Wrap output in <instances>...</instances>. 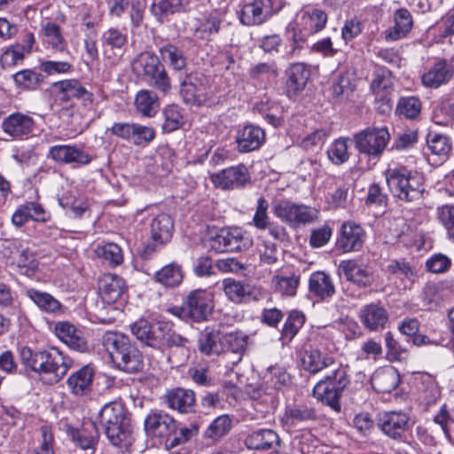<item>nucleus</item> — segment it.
<instances>
[{
	"mask_svg": "<svg viewBox=\"0 0 454 454\" xmlns=\"http://www.w3.org/2000/svg\"><path fill=\"white\" fill-rule=\"evenodd\" d=\"M51 214L44 209L42 204L35 201H26L20 204L12 216V223L16 227H21L29 220L46 223Z\"/></svg>",
	"mask_w": 454,
	"mask_h": 454,
	"instance_id": "aec40b11",
	"label": "nucleus"
},
{
	"mask_svg": "<svg viewBox=\"0 0 454 454\" xmlns=\"http://www.w3.org/2000/svg\"><path fill=\"white\" fill-rule=\"evenodd\" d=\"M35 121L29 115L14 113L4 119L1 124L3 131L12 138L27 137L34 129Z\"/></svg>",
	"mask_w": 454,
	"mask_h": 454,
	"instance_id": "6ab92c4d",
	"label": "nucleus"
},
{
	"mask_svg": "<svg viewBox=\"0 0 454 454\" xmlns=\"http://www.w3.org/2000/svg\"><path fill=\"white\" fill-rule=\"evenodd\" d=\"M26 295L46 313L60 315L65 312L64 306L48 293L30 288L26 291Z\"/></svg>",
	"mask_w": 454,
	"mask_h": 454,
	"instance_id": "f704fd0d",
	"label": "nucleus"
},
{
	"mask_svg": "<svg viewBox=\"0 0 454 454\" xmlns=\"http://www.w3.org/2000/svg\"><path fill=\"white\" fill-rule=\"evenodd\" d=\"M214 309L212 294L204 289H196L190 292L182 305L171 306L168 311L184 320L202 322L207 319Z\"/></svg>",
	"mask_w": 454,
	"mask_h": 454,
	"instance_id": "20e7f679",
	"label": "nucleus"
},
{
	"mask_svg": "<svg viewBox=\"0 0 454 454\" xmlns=\"http://www.w3.org/2000/svg\"><path fill=\"white\" fill-rule=\"evenodd\" d=\"M210 179L218 188L233 190L244 187L249 182L250 176L246 166L239 164L213 174Z\"/></svg>",
	"mask_w": 454,
	"mask_h": 454,
	"instance_id": "2eb2a0df",
	"label": "nucleus"
},
{
	"mask_svg": "<svg viewBox=\"0 0 454 454\" xmlns=\"http://www.w3.org/2000/svg\"><path fill=\"white\" fill-rule=\"evenodd\" d=\"M273 213L282 222L290 225L309 223L317 217V213L313 208L286 200L275 203Z\"/></svg>",
	"mask_w": 454,
	"mask_h": 454,
	"instance_id": "9d476101",
	"label": "nucleus"
},
{
	"mask_svg": "<svg viewBox=\"0 0 454 454\" xmlns=\"http://www.w3.org/2000/svg\"><path fill=\"white\" fill-rule=\"evenodd\" d=\"M282 7L283 0H254L241 7L239 18L245 26H259L265 23Z\"/></svg>",
	"mask_w": 454,
	"mask_h": 454,
	"instance_id": "6e6552de",
	"label": "nucleus"
},
{
	"mask_svg": "<svg viewBox=\"0 0 454 454\" xmlns=\"http://www.w3.org/2000/svg\"><path fill=\"white\" fill-rule=\"evenodd\" d=\"M248 74L252 80L266 84L278 76V69L274 61L261 62L251 66Z\"/></svg>",
	"mask_w": 454,
	"mask_h": 454,
	"instance_id": "c03bdc74",
	"label": "nucleus"
},
{
	"mask_svg": "<svg viewBox=\"0 0 454 454\" xmlns=\"http://www.w3.org/2000/svg\"><path fill=\"white\" fill-rule=\"evenodd\" d=\"M310 76V71L304 63L297 62L290 65L287 69L286 93L294 96L302 90Z\"/></svg>",
	"mask_w": 454,
	"mask_h": 454,
	"instance_id": "a878e982",
	"label": "nucleus"
},
{
	"mask_svg": "<svg viewBox=\"0 0 454 454\" xmlns=\"http://www.w3.org/2000/svg\"><path fill=\"white\" fill-rule=\"evenodd\" d=\"M177 422L163 411H152L145 419V428L148 434L162 438L165 445L171 435L176 433Z\"/></svg>",
	"mask_w": 454,
	"mask_h": 454,
	"instance_id": "ddd939ff",
	"label": "nucleus"
},
{
	"mask_svg": "<svg viewBox=\"0 0 454 454\" xmlns=\"http://www.w3.org/2000/svg\"><path fill=\"white\" fill-rule=\"evenodd\" d=\"M222 24V18L218 14H210L200 21L195 29V35L200 39H208L212 35L217 34Z\"/></svg>",
	"mask_w": 454,
	"mask_h": 454,
	"instance_id": "864d4df0",
	"label": "nucleus"
},
{
	"mask_svg": "<svg viewBox=\"0 0 454 454\" xmlns=\"http://www.w3.org/2000/svg\"><path fill=\"white\" fill-rule=\"evenodd\" d=\"M452 76L450 66L445 60H440L431 67L421 78L422 84L430 89H437L449 82Z\"/></svg>",
	"mask_w": 454,
	"mask_h": 454,
	"instance_id": "c85d7f7f",
	"label": "nucleus"
},
{
	"mask_svg": "<svg viewBox=\"0 0 454 454\" xmlns=\"http://www.w3.org/2000/svg\"><path fill=\"white\" fill-rule=\"evenodd\" d=\"M326 22L327 14L320 9L308 10L301 14V24L306 35L321 31L325 27Z\"/></svg>",
	"mask_w": 454,
	"mask_h": 454,
	"instance_id": "ea45409f",
	"label": "nucleus"
},
{
	"mask_svg": "<svg viewBox=\"0 0 454 454\" xmlns=\"http://www.w3.org/2000/svg\"><path fill=\"white\" fill-rule=\"evenodd\" d=\"M398 330L403 336L413 338L412 340H425L426 336L419 333V323L415 318L403 320L398 325Z\"/></svg>",
	"mask_w": 454,
	"mask_h": 454,
	"instance_id": "774afa93",
	"label": "nucleus"
},
{
	"mask_svg": "<svg viewBox=\"0 0 454 454\" xmlns=\"http://www.w3.org/2000/svg\"><path fill=\"white\" fill-rule=\"evenodd\" d=\"M130 141L136 145L149 144L155 137V130L148 126L133 123Z\"/></svg>",
	"mask_w": 454,
	"mask_h": 454,
	"instance_id": "e2e57ef3",
	"label": "nucleus"
},
{
	"mask_svg": "<svg viewBox=\"0 0 454 454\" xmlns=\"http://www.w3.org/2000/svg\"><path fill=\"white\" fill-rule=\"evenodd\" d=\"M159 53L164 62L176 71H182L186 67V58L181 49L172 43H167L159 49Z\"/></svg>",
	"mask_w": 454,
	"mask_h": 454,
	"instance_id": "37998d69",
	"label": "nucleus"
},
{
	"mask_svg": "<svg viewBox=\"0 0 454 454\" xmlns=\"http://www.w3.org/2000/svg\"><path fill=\"white\" fill-rule=\"evenodd\" d=\"M47 157L59 164L85 166L91 162V156L75 145H56L50 147Z\"/></svg>",
	"mask_w": 454,
	"mask_h": 454,
	"instance_id": "dca6fc26",
	"label": "nucleus"
},
{
	"mask_svg": "<svg viewBox=\"0 0 454 454\" xmlns=\"http://www.w3.org/2000/svg\"><path fill=\"white\" fill-rule=\"evenodd\" d=\"M395 25L386 32V39L397 41L404 38L413 27V20L411 12L404 8H400L394 13Z\"/></svg>",
	"mask_w": 454,
	"mask_h": 454,
	"instance_id": "7c9ffc66",
	"label": "nucleus"
},
{
	"mask_svg": "<svg viewBox=\"0 0 454 454\" xmlns=\"http://www.w3.org/2000/svg\"><path fill=\"white\" fill-rule=\"evenodd\" d=\"M133 73L164 94L171 88L170 78L159 57L152 51H143L131 63Z\"/></svg>",
	"mask_w": 454,
	"mask_h": 454,
	"instance_id": "7ed1b4c3",
	"label": "nucleus"
},
{
	"mask_svg": "<svg viewBox=\"0 0 454 454\" xmlns=\"http://www.w3.org/2000/svg\"><path fill=\"white\" fill-rule=\"evenodd\" d=\"M277 390L270 387L269 391L258 388L254 390L253 398L255 399L254 408L263 416L273 412L278 404Z\"/></svg>",
	"mask_w": 454,
	"mask_h": 454,
	"instance_id": "e433bc0d",
	"label": "nucleus"
},
{
	"mask_svg": "<svg viewBox=\"0 0 454 454\" xmlns=\"http://www.w3.org/2000/svg\"><path fill=\"white\" fill-rule=\"evenodd\" d=\"M309 293L319 300L325 301L335 294L334 284L329 275L317 271L309 279Z\"/></svg>",
	"mask_w": 454,
	"mask_h": 454,
	"instance_id": "c756f323",
	"label": "nucleus"
},
{
	"mask_svg": "<svg viewBox=\"0 0 454 454\" xmlns=\"http://www.w3.org/2000/svg\"><path fill=\"white\" fill-rule=\"evenodd\" d=\"M224 294L234 303H242L249 301L254 294V287L245 282L226 278L223 281Z\"/></svg>",
	"mask_w": 454,
	"mask_h": 454,
	"instance_id": "473e14b6",
	"label": "nucleus"
},
{
	"mask_svg": "<svg viewBox=\"0 0 454 454\" xmlns=\"http://www.w3.org/2000/svg\"><path fill=\"white\" fill-rule=\"evenodd\" d=\"M246 246L243 231L239 228L222 229L209 240V247L217 253L239 251Z\"/></svg>",
	"mask_w": 454,
	"mask_h": 454,
	"instance_id": "f3484780",
	"label": "nucleus"
},
{
	"mask_svg": "<svg viewBox=\"0 0 454 454\" xmlns=\"http://www.w3.org/2000/svg\"><path fill=\"white\" fill-rule=\"evenodd\" d=\"M390 140L386 127H368L354 135L355 147L369 160H378Z\"/></svg>",
	"mask_w": 454,
	"mask_h": 454,
	"instance_id": "423d86ee",
	"label": "nucleus"
},
{
	"mask_svg": "<svg viewBox=\"0 0 454 454\" xmlns=\"http://www.w3.org/2000/svg\"><path fill=\"white\" fill-rule=\"evenodd\" d=\"M130 329L137 340H185L173 331L168 322L150 323L139 319L130 325Z\"/></svg>",
	"mask_w": 454,
	"mask_h": 454,
	"instance_id": "1a4fd4ad",
	"label": "nucleus"
},
{
	"mask_svg": "<svg viewBox=\"0 0 454 454\" xmlns=\"http://www.w3.org/2000/svg\"><path fill=\"white\" fill-rule=\"evenodd\" d=\"M306 42V33L302 30L293 29V35L289 43L285 47L284 57L286 59H294L301 56V51L305 48Z\"/></svg>",
	"mask_w": 454,
	"mask_h": 454,
	"instance_id": "13d9d810",
	"label": "nucleus"
},
{
	"mask_svg": "<svg viewBox=\"0 0 454 454\" xmlns=\"http://www.w3.org/2000/svg\"><path fill=\"white\" fill-rule=\"evenodd\" d=\"M338 273L359 287L371 286L374 281L371 267L359 260H343L338 266Z\"/></svg>",
	"mask_w": 454,
	"mask_h": 454,
	"instance_id": "4468645a",
	"label": "nucleus"
},
{
	"mask_svg": "<svg viewBox=\"0 0 454 454\" xmlns=\"http://www.w3.org/2000/svg\"><path fill=\"white\" fill-rule=\"evenodd\" d=\"M232 427V420L229 415L215 418L204 433V436L213 442L219 441L226 435Z\"/></svg>",
	"mask_w": 454,
	"mask_h": 454,
	"instance_id": "de8ad7c7",
	"label": "nucleus"
},
{
	"mask_svg": "<svg viewBox=\"0 0 454 454\" xmlns=\"http://www.w3.org/2000/svg\"><path fill=\"white\" fill-rule=\"evenodd\" d=\"M124 289V280L117 275L105 274L99 279V294L105 303H115L121 298Z\"/></svg>",
	"mask_w": 454,
	"mask_h": 454,
	"instance_id": "b1692460",
	"label": "nucleus"
},
{
	"mask_svg": "<svg viewBox=\"0 0 454 454\" xmlns=\"http://www.w3.org/2000/svg\"><path fill=\"white\" fill-rule=\"evenodd\" d=\"M362 318L366 327L377 331L387 323V314L382 307L370 304L364 309Z\"/></svg>",
	"mask_w": 454,
	"mask_h": 454,
	"instance_id": "a18cd8bd",
	"label": "nucleus"
},
{
	"mask_svg": "<svg viewBox=\"0 0 454 454\" xmlns=\"http://www.w3.org/2000/svg\"><path fill=\"white\" fill-rule=\"evenodd\" d=\"M436 216L446 229L449 239L454 241V205L445 204L438 207Z\"/></svg>",
	"mask_w": 454,
	"mask_h": 454,
	"instance_id": "052dcab7",
	"label": "nucleus"
},
{
	"mask_svg": "<svg viewBox=\"0 0 454 454\" xmlns=\"http://www.w3.org/2000/svg\"><path fill=\"white\" fill-rule=\"evenodd\" d=\"M95 371L89 364L73 372L67 380L70 393L75 396H84L92 390Z\"/></svg>",
	"mask_w": 454,
	"mask_h": 454,
	"instance_id": "4be33fe9",
	"label": "nucleus"
},
{
	"mask_svg": "<svg viewBox=\"0 0 454 454\" xmlns=\"http://www.w3.org/2000/svg\"><path fill=\"white\" fill-rule=\"evenodd\" d=\"M269 203L266 199L260 197L257 200L256 210L253 217L254 226L259 230H265L270 225L268 216Z\"/></svg>",
	"mask_w": 454,
	"mask_h": 454,
	"instance_id": "69168bd1",
	"label": "nucleus"
},
{
	"mask_svg": "<svg viewBox=\"0 0 454 454\" xmlns=\"http://www.w3.org/2000/svg\"><path fill=\"white\" fill-rule=\"evenodd\" d=\"M285 415L286 419L291 420L293 424L315 420L317 419L315 409L306 404H299L288 407L286 410Z\"/></svg>",
	"mask_w": 454,
	"mask_h": 454,
	"instance_id": "4d7b16f0",
	"label": "nucleus"
},
{
	"mask_svg": "<svg viewBox=\"0 0 454 454\" xmlns=\"http://www.w3.org/2000/svg\"><path fill=\"white\" fill-rule=\"evenodd\" d=\"M95 253L98 257L106 260L113 266H117L123 261L122 251L115 243L98 245L95 249Z\"/></svg>",
	"mask_w": 454,
	"mask_h": 454,
	"instance_id": "603ef678",
	"label": "nucleus"
},
{
	"mask_svg": "<svg viewBox=\"0 0 454 454\" xmlns=\"http://www.w3.org/2000/svg\"><path fill=\"white\" fill-rule=\"evenodd\" d=\"M305 323V316L298 310L289 313L282 329V338L292 340Z\"/></svg>",
	"mask_w": 454,
	"mask_h": 454,
	"instance_id": "bf43d9fd",
	"label": "nucleus"
},
{
	"mask_svg": "<svg viewBox=\"0 0 454 454\" xmlns=\"http://www.w3.org/2000/svg\"><path fill=\"white\" fill-rule=\"evenodd\" d=\"M180 95L184 103L193 106L206 105L212 98L206 84L192 75L182 82Z\"/></svg>",
	"mask_w": 454,
	"mask_h": 454,
	"instance_id": "a211bd4d",
	"label": "nucleus"
},
{
	"mask_svg": "<svg viewBox=\"0 0 454 454\" xmlns=\"http://www.w3.org/2000/svg\"><path fill=\"white\" fill-rule=\"evenodd\" d=\"M197 0H154L152 5V12L158 20L173 14L181 10H185Z\"/></svg>",
	"mask_w": 454,
	"mask_h": 454,
	"instance_id": "4c0bfd02",
	"label": "nucleus"
},
{
	"mask_svg": "<svg viewBox=\"0 0 454 454\" xmlns=\"http://www.w3.org/2000/svg\"><path fill=\"white\" fill-rule=\"evenodd\" d=\"M174 223L171 217L167 214L156 215L151 223L152 239L159 245L168 242L172 237Z\"/></svg>",
	"mask_w": 454,
	"mask_h": 454,
	"instance_id": "72a5a7b5",
	"label": "nucleus"
},
{
	"mask_svg": "<svg viewBox=\"0 0 454 454\" xmlns=\"http://www.w3.org/2000/svg\"><path fill=\"white\" fill-rule=\"evenodd\" d=\"M372 387L380 393H390L400 383V376L393 366L379 368L371 379Z\"/></svg>",
	"mask_w": 454,
	"mask_h": 454,
	"instance_id": "393cba45",
	"label": "nucleus"
},
{
	"mask_svg": "<svg viewBox=\"0 0 454 454\" xmlns=\"http://www.w3.org/2000/svg\"><path fill=\"white\" fill-rule=\"evenodd\" d=\"M25 55V47L20 44L8 48L1 56L3 67H12L21 62Z\"/></svg>",
	"mask_w": 454,
	"mask_h": 454,
	"instance_id": "338daca9",
	"label": "nucleus"
},
{
	"mask_svg": "<svg viewBox=\"0 0 454 454\" xmlns=\"http://www.w3.org/2000/svg\"><path fill=\"white\" fill-rule=\"evenodd\" d=\"M164 400L170 409L187 413L195 404V395L190 389L177 387L168 391Z\"/></svg>",
	"mask_w": 454,
	"mask_h": 454,
	"instance_id": "bb28decb",
	"label": "nucleus"
},
{
	"mask_svg": "<svg viewBox=\"0 0 454 454\" xmlns=\"http://www.w3.org/2000/svg\"><path fill=\"white\" fill-rule=\"evenodd\" d=\"M41 442L35 448L34 454H55L53 449L54 437L51 426L43 425L40 427Z\"/></svg>",
	"mask_w": 454,
	"mask_h": 454,
	"instance_id": "680f3d73",
	"label": "nucleus"
},
{
	"mask_svg": "<svg viewBox=\"0 0 454 454\" xmlns=\"http://www.w3.org/2000/svg\"><path fill=\"white\" fill-rule=\"evenodd\" d=\"M348 382L346 369L339 366L325 376L324 380L317 382L313 388V395L317 400L339 411L340 410L339 402L340 393Z\"/></svg>",
	"mask_w": 454,
	"mask_h": 454,
	"instance_id": "39448f33",
	"label": "nucleus"
},
{
	"mask_svg": "<svg viewBox=\"0 0 454 454\" xmlns=\"http://www.w3.org/2000/svg\"><path fill=\"white\" fill-rule=\"evenodd\" d=\"M163 116L162 129L166 133L177 130L184 123L180 107L176 105L167 106L163 111Z\"/></svg>",
	"mask_w": 454,
	"mask_h": 454,
	"instance_id": "3c124183",
	"label": "nucleus"
},
{
	"mask_svg": "<svg viewBox=\"0 0 454 454\" xmlns=\"http://www.w3.org/2000/svg\"><path fill=\"white\" fill-rule=\"evenodd\" d=\"M348 139L340 137L331 144L327 150L329 160L334 165H341L348 161L349 154L348 152Z\"/></svg>",
	"mask_w": 454,
	"mask_h": 454,
	"instance_id": "5fc2aeb1",
	"label": "nucleus"
},
{
	"mask_svg": "<svg viewBox=\"0 0 454 454\" xmlns=\"http://www.w3.org/2000/svg\"><path fill=\"white\" fill-rule=\"evenodd\" d=\"M51 330L59 340H81L83 337L82 330L67 320L54 323Z\"/></svg>",
	"mask_w": 454,
	"mask_h": 454,
	"instance_id": "09e8293b",
	"label": "nucleus"
},
{
	"mask_svg": "<svg viewBox=\"0 0 454 454\" xmlns=\"http://www.w3.org/2000/svg\"><path fill=\"white\" fill-rule=\"evenodd\" d=\"M22 364L49 384L59 382L73 366L74 361L58 348L34 350L24 346L20 350Z\"/></svg>",
	"mask_w": 454,
	"mask_h": 454,
	"instance_id": "f257e3e1",
	"label": "nucleus"
},
{
	"mask_svg": "<svg viewBox=\"0 0 454 454\" xmlns=\"http://www.w3.org/2000/svg\"><path fill=\"white\" fill-rule=\"evenodd\" d=\"M422 104L415 96L402 97L396 105V113L407 119H416L421 112Z\"/></svg>",
	"mask_w": 454,
	"mask_h": 454,
	"instance_id": "8fccbe9b",
	"label": "nucleus"
},
{
	"mask_svg": "<svg viewBox=\"0 0 454 454\" xmlns=\"http://www.w3.org/2000/svg\"><path fill=\"white\" fill-rule=\"evenodd\" d=\"M365 232L355 223H344L337 239V247L343 252L358 251L364 243Z\"/></svg>",
	"mask_w": 454,
	"mask_h": 454,
	"instance_id": "412c9836",
	"label": "nucleus"
},
{
	"mask_svg": "<svg viewBox=\"0 0 454 454\" xmlns=\"http://www.w3.org/2000/svg\"><path fill=\"white\" fill-rule=\"evenodd\" d=\"M183 278L182 266L176 262H171L164 266L154 274V280L168 287L179 286Z\"/></svg>",
	"mask_w": 454,
	"mask_h": 454,
	"instance_id": "58836bf2",
	"label": "nucleus"
},
{
	"mask_svg": "<svg viewBox=\"0 0 454 454\" xmlns=\"http://www.w3.org/2000/svg\"><path fill=\"white\" fill-rule=\"evenodd\" d=\"M128 43L127 34L116 27H110L101 35L104 58L109 65L115 66L121 60Z\"/></svg>",
	"mask_w": 454,
	"mask_h": 454,
	"instance_id": "9b49d317",
	"label": "nucleus"
},
{
	"mask_svg": "<svg viewBox=\"0 0 454 454\" xmlns=\"http://www.w3.org/2000/svg\"><path fill=\"white\" fill-rule=\"evenodd\" d=\"M427 150L438 160L443 161L448 159L451 151V143L448 137L441 134H428L427 138Z\"/></svg>",
	"mask_w": 454,
	"mask_h": 454,
	"instance_id": "a19ab883",
	"label": "nucleus"
},
{
	"mask_svg": "<svg viewBox=\"0 0 454 454\" xmlns=\"http://www.w3.org/2000/svg\"><path fill=\"white\" fill-rule=\"evenodd\" d=\"M265 140L264 130L259 126L246 125L236 137L237 148L239 153H250L261 147Z\"/></svg>",
	"mask_w": 454,
	"mask_h": 454,
	"instance_id": "5701e85b",
	"label": "nucleus"
},
{
	"mask_svg": "<svg viewBox=\"0 0 454 454\" xmlns=\"http://www.w3.org/2000/svg\"><path fill=\"white\" fill-rule=\"evenodd\" d=\"M102 344L117 369L128 373H135L142 370L143 356L132 342H102Z\"/></svg>",
	"mask_w": 454,
	"mask_h": 454,
	"instance_id": "0eeeda50",
	"label": "nucleus"
},
{
	"mask_svg": "<svg viewBox=\"0 0 454 454\" xmlns=\"http://www.w3.org/2000/svg\"><path fill=\"white\" fill-rule=\"evenodd\" d=\"M377 425L387 436L403 440L410 428V417L403 411H384L378 415Z\"/></svg>",
	"mask_w": 454,
	"mask_h": 454,
	"instance_id": "f8f14e48",
	"label": "nucleus"
},
{
	"mask_svg": "<svg viewBox=\"0 0 454 454\" xmlns=\"http://www.w3.org/2000/svg\"><path fill=\"white\" fill-rule=\"evenodd\" d=\"M15 82L26 90H35L41 82V74L31 70H22L15 74Z\"/></svg>",
	"mask_w": 454,
	"mask_h": 454,
	"instance_id": "0e129e2a",
	"label": "nucleus"
},
{
	"mask_svg": "<svg viewBox=\"0 0 454 454\" xmlns=\"http://www.w3.org/2000/svg\"><path fill=\"white\" fill-rule=\"evenodd\" d=\"M280 439L278 434L270 428H260L253 431L245 439V444L248 449L263 450L278 445Z\"/></svg>",
	"mask_w": 454,
	"mask_h": 454,
	"instance_id": "cd10ccee",
	"label": "nucleus"
},
{
	"mask_svg": "<svg viewBox=\"0 0 454 454\" xmlns=\"http://www.w3.org/2000/svg\"><path fill=\"white\" fill-rule=\"evenodd\" d=\"M394 197L404 202L419 200L424 192V178L405 167H389L384 173Z\"/></svg>",
	"mask_w": 454,
	"mask_h": 454,
	"instance_id": "f03ea898",
	"label": "nucleus"
},
{
	"mask_svg": "<svg viewBox=\"0 0 454 454\" xmlns=\"http://www.w3.org/2000/svg\"><path fill=\"white\" fill-rule=\"evenodd\" d=\"M137 111L145 117H153L159 110L160 103L155 92L149 90H139L135 98Z\"/></svg>",
	"mask_w": 454,
	"mask_h": 454,
	"instance_id": "c9c22d12",
	"label": "nucleus"
},
{
	"mask_svg": "<svg viewBox=\"0 0 454 454\" xmlns=\"http://www.w3.org/2000/svg\"><path fill=\"white\" fill-rule=\"evenodd\" d=\"M199 427L196 424H191L189 427H179L176 424V433L173 434L167 442L168 449H173L176 446L184 444L198 435Z\"/></svg>",
	"mask_w": 454,
	"mask_h": 454,
	"instance_id": "6e6d98bb",
	"label": "nucleus"
},
{
	"mask_svg": "<svg viewBox=\"0 0 454 454\" xmlns=\"http://www.w3.org/2000/svg\"><path fill=\"white\" fill-rule=\"evenodd\" d=\"M301 361L304 369L313 374L333 364L331 357L323 356L318 349L313 348L305 350Z\"/></svg>",
	"mask_w": 454,
	"mask_h": 454,
	"instance_id": "79ce46f5",
	"label": "nucleus"
},
{
	"mask_svg": "<svg viewBox=\"0 0 454 454\" xmlns=\"http://www.w3.org/2000/svg\"><path fill=\"white\" fill-rule=\"evenodd\" d=\"M42 33L43 35V42L48 49L51 50L53 52L70 55L67 42L62 35L61 29L59 25L53 22H46L42 27Z\"/></svg>",
	"mask_w": 454,
	"mask_h": 454,
	"instance_id": "2f4dec72",
	"label": "nucleus"
},
{
	"mask_svg": "<svg viewBox=\"0 0 454 454\" xmlns=\"http://www.w3.org/2000/svg\"><path fill=\"white\" fill-rule=\"evenodd\" d=\"M125 419L124 409L118 403L106 404L99 412V423L103 427L122 424Z\"/></svg>",
	"mask_w": 454,
	"mask_h": 454,
	"instance_id": "49530a36",
	"label": "nucleus"
}]
</instances>
